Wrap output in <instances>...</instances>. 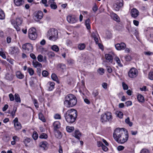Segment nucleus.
Returning a JSON list of instances; mask_svg holds the SVG:
<instances>
[{
  "mask_svg": "<svg viewBox=\"0 0 153 153\" xmlns=\"http://www.w3.org/2000/svg\"><path fill=\"white\" fill-rule=\"evenodd\" d=\"M77 116V111L74 109H68L64 115L66 121L70 123H74L76 120Z\"/></svg>",
  "mask_w": 153,
  "mask_h": 153,
  "instance_id": "f257e3e1",
  "label": "nucleus"
},
{
  "mask_svg": "<svg viewBox=\"0 0 153 153\" xmlns=\"http://www.w3.org/2000/svg\"><path fill=\"white\" fill-rule=\"evenodd\" d=\"M77 102L76 97L74 95L70 94L65 97L64 103L66 107L70 108L75 105Z\"/></svg>",
  "mask_w": 153,
  "mask_h": 153,
  "instance_id": "f03ea898",
  "label": "nucleus"
},
{
  "mask_svg": "<svg viewBox=\"0 0 153 153\" xmlns=\"http://www.w3.org/2000/svg\"><path fill=\"white\" fill-rule=\"evenodd\" d=\"M47 37L51 40L55 41L58 38V31L54 28H51L48 32Z\"/></svg>",
  "mask_w": 153,
  "mask_h": 153,
  "instance_id": "7ed1b4c3",
  "label": "nucleus"
},
{
  "mask_svg": "<svg viewBox=\"0 0 153 153\" xmlns=\"http://www.w3.org/2000/svg\"><path fill=\"white\" fill-rule=\"evenodd\" d=\"M112 118L111 113L110 112H107L101 115L100 120L101 123H105L108 121H111Z\"/></svg>",
  "mask_w": 153,
  "mask_h": 153,
  "instance_id": "20e7f679",
  "label": "nucleus"
},
{
  "mask_svg": "<svg viewBox=\"0 0 153 153\" xmlns=\"http://www.w3.org/2000/svg\"><path fill=\"white\" fill-rule=\"evenodd\" d=\"M127 131L124 128H119L116 129L113 134V137L116 140L123 133H124L126 132V131Z\"/></svg>",
  "mask_w": 153,
  "mask_h": 153,
  "instance_id": "39448f33",
  "label": "nucleus"
},
{
  "mask_svg": "<svg viewBox=\"0 0 153 153\" xmlns=\"http://www.w3.org/2000/svg\"><path fill=\"white\" fill-rule=\"evenodd\" d=\"M128 133L127 131H126L121 136L119 137L116 140L120 143H123L128 140Z\"/></svg>",
  "mask_w": 153,
  "mask_h": 153,
  "instance_id": "423d86ee",
  "label": "nucleus"
},
{
  "mask_svg": "<svg viewBox=\"0 0 153 153\" xmlns=\"http://www.w3.org/2000/svg\"><path fill=\"white\" fill-rule=\"evenodd\" d=\"M28 36L29 38L32 40H34L36 38L37 35L35 28L32 27L29 30Z\"/></svg>",
  "mask_w": 153,
  "mask_h": 153,
  "instance_id": "0eeeda50",
  "label": "nucleus"
},
{
  "mask_svg": "<svg viewBox=\"0 0 153 153\" xmlns=\"http://www.w3.org/2000/svg\"><path fill=\"white\" fill-rule=\"evenodd\" d=\"M138 74V71L137 69L134 68H131L128 73L129 76L131 78L136 77Z\"/></svg>",
  "mask_w": 153,
  "mask_h": 153,
  "instance_id": "6e6552de",
  "label": "nucleus"
},
{
  "mask_svg": "<svg viewBox=\"0 0 153 153\" xmlns=\"http://www.w3.org/2000/svg\"><path fill=\"white\" fill-rule=\"evenodd\" d=\"M43 15L42 12L41 11H39L34 13L33 19L36 21L38 22L42 18Z\"/></svg>",
  "mask_w": 153,
  "mask_h": 153,
  "instance_id": "1a4fd4ad",
  "label": "nucleus"
},
{
  "mask_svg": "<svg viewBox=\"0 0 153 153\" xmlns=\"http://www.w3.org/2000/svg\"><path fill=\"white\" fill-rule=\"evenodd\" d=\"M22 48L26 52L30 53L33 51V48L32 45L29 43H27L22 45Z\"/></svg>",
  "mask_w": 153,
  "mask_h": 153,
  "instance_id": "9d476101",
  "label": "nucleus"
},
{
  "mask_svg": "<svg viewBox=\"0 0 153 153\" xmlns=\"http://www.w3.org/2000/svg\"><path fill=\"white\" fill-rule=\"evenodd\" d=\"M123 6V0H117L116 3L114 5L113 7L116 11H119Z\"/></svg>",
  "mask_w": 153,
  "mask_h": 153,
  "instance_id": "9b49d317",
  "label": "nucleus"
},
{
  "mask_svg": "<svg viewBox=\"0 0 153 153\" xmlns=\"http://www.w3.org/2000/svg\"><path fill=\"white\" fill-rule=\"evenodd\" d=\"M115 47L117 50L120 51L122 50H124L126 48V44L122 42L120 43H117L115 45Z\"/></svg>",
  "mask_w": 153,
  "mask_h": 153,
  "instance_id": "f8f14e48",
  "label": "nucleus"
},
{
  "mask_svg": "<svg viewBox=\"0 0 153 153\" xmlns=\"http://www.w3.org/2000/svg\"><path fill=\"white\" fill-rule=\"evenodd\" d=\"M67 20L68 22L70 23H76L77 20L74 16H68L67 17Z\"/></svg>",
  "mask_w": 153,
  "mask_h": 153,
  "instance_id": "ddd939ff",
  "label": "nucleus"
},
{
  "mask_svg": "<svg viewBox=\"0 0 153 153\" xmlns=\"http://www.w3.org/2000/svg\"><path fill=\"white\" fill-rule=\"evenodd\" d=\"M14 122V126L16 128V130H18L22 128V126L20 123L18 122V119L16 117L13 120Z\"/></svg>",
  "mask_w": 153,
  "mask_h": 153,
  "instance_id": "4468645a",
  "label": "nucleus"
},
{
  "mask_svg": "<svg viewBox=\"0 0 153 153\" xmlns=\"http://www.w3.org/2000/svg\"><path fill=\"white\" fill-rule=\"evenodd\" d=\"M131 16L134 18H136L139 15V12L135 8H133L131 11Z\"/></svg>",
  "mask_w": 153,
  "mask_h": 153,
  "instance_id": "2eb2a0df",
  "label": "nucleus"
},
{
  "mask_svg": "<svg viewBox=\"0 0 153 153\" xmlns=\"http://www.w3.org/2000/svg\"><path fill=\"white\" fill-rule=\"evenodd\" d=\"M47 85L48 90L51 91L54 88L55 83L53 82H49L48 83Z\"/></svg>",
  "mask_w": 153,
  "mask_h": 153,
  "instance_id": "dca6fc26",
  "label": "nucleus"
},
{
  "mask_svg": "<svg viewBox=\"0 0 153 153\" xmlns=\"http://www.w3.org/2000/svg\"><path fill=\"white\" fill-rule=\"evenodd\" d=\"M14 1L15 5L17 6H20L24 3V0H14Z\"/></svg>",
  "mask_w": 153,
  "mask_h": 153,
  "instance_id": "f3484780",
  "label": "nucleus"
},
{
  "mask_svg": "<svg viewBox=\"0 0 153 153\" xmlns=\"http://www.w3.org/2000/svg\"><path fill=\"white\" fill-rule=\"evenodd\" d=\"M98 34L96 32H93L91 34V36L94 39L96 44L98 43V39L97 38Z\"/></svg>",
  "mask_w": 153,
  "mask_h": 153,
  "instance_id": "a211bd4d",
  "label": "nucleus"
},
{
  "mask_svg": "<svg viewBox=\"0 0 153 153\" xmlns=\"http://www.w3.org/2000/svg\"><path fill=\"white\" fill-rule=\"evenodd\" d=\"M53 126L54 127V130L56 131L57 129L60 127V123L59 121H56L53 123Z\"/></svg>",
  "mask_w": 153,
  "mask_h": 153,
  "instance_id": "6ab92c4d",
  "label": "nucleus"
},
{
  "mask_svg": "<svg viewBox=\"0 0 153 153\" xmlns=\"http://www.w3.org/2000/svg\"><path fill=\"white\" fill-rule=\"evenodd\" d=\"M81 133L78 130H75L74 133L73 134V136L78 140L80 139V137L81 136Z\"/></svg>",
  "mask_w": 153,
  "mask_h": 153,
  "instance_id": "aec40b11",
  "label": "nucleus"
},
{
  "mask_svg": "<svg viewBox=\"0 0 153 153\" xmlns=\"http://www.w3.org/2000/svg\"><path fill=\"white\" fill-rule=\"evenodd\" d=\"M32 64L34 67L36 68L38 67L42 68V65L41 63L36 61H33V62Z\"/></svg>",
  "mask_w": 153,
  "mask_h": 153,
  "instance_id": "412c9836",
  "label": "nucleus"
},
{
  "mask_svg": "<svg viewBox=\"0 0 153 153\" xmlns=\"http://www.w3.org/2000/svg\"><path fill=\"white\" fill-rule=\"evenodd\" d=\"M106 59L108 62L111 63L112 62V57L110 54H106L105 55Z\"/></svg>",
  "mask_w": 153,
  "mask_h": 153,
  "instance_id": "4be33fe9",
  "label": "nucleus"
},
{
  "mask_svg": "<svg viewBox=\"0 0 153 153\" xmlns=\"http://www.w3.org/2000/svg\"><path fill=\"white\" fill-rule=\"evenodd\" d=\"M16 76L19 79H22L24 77V74L20 71H17L16 72Z\"/></svg>",
  "mask_w": 153,
  "mask_h": 153,
  "instance_id": "5701e85b",
  "label": "nucleus"
},
{
  "mask_svg": "<svg viewBox=\"0 0 153 153\" xmlns=\"http://www.w3.org/2000/svg\"><path fill=\"white\" fill-rule=\"evenodd\" d=\"M13 21L15 22V24L18 25H20L22 22V19L21 18H17L16 19L15 22L13 20Z\"/></svg>",
  "mask_w": 153,
  "mask_h": 153,
  "instance_id": "b1692460",
  "label": "nucleus"
},
{
  "mask_svg": "<svg viewBox=\"0 0 153 153\" xmlns=\"http://www.w3.org/2000/svg\"><path fill=\"white\" fill-rule=\"evenodd\" d=\"M13 78V76L11 73H7L5 75V78L8 80H11Z\"/></svg>",
  "mask_w": 153,
  "mask_h": 153,
  "instance_id": "393cba45",
  "label": "nucleus"
},
{
  "mask_svg": "<svg viewBox=\"0 0 153 153\" xmlns=\"http://www.w3.org/2000/svg\"><path fill=\"white\" fill-rule=\"evenodd\" d=\"M111 17L113 19L117 21V22H119L120 21V19L118 16L115 13H112L111 14Z\"/></svg>",
  "mask_w": 153,
  "mask_h": 153,
  "instance_id": "a878e982",
  "label": "nucleus"
},
{
  "mask_svg": "<svg viewBox=\"0 0 153 153\" xmlns=\"http://www.w3.org/2000/svg\"><path fill=\"white\" fill-rule=\"evenodd\" d=\"M90 22V20L89 19H86L85 22V25L88 29H90L91 28Z\"/></svg>",
  "mask_w": 153,
  "mask_h": 153,
  "instance_id": "bb28decb",
  "label": "nucleus"
},
{
  "mask_svg": "<svg viewBox=\"0 0 153 153\" xmlns=\"http://www.w3.org/2000/svg\"><path fill=\"white\" fill-rule=\"evenodd\" d=\"M78 48L80 50H84L85 48V45L84 43H80L78 45Z\"/></svg>",
  "mask_w": 153,
  "mask_h": 153,
  "instance_id": "cd10ccee",
  "label": "nucleus"
},
{
  "mask_svg": "<svg viewBox=\"0 0 153 153\" xmlns=\"http://www.w3.org/2000/svg\"><path fill=\"white\" fill-rule=\"evenodd\" d=\"M114 59L120 67H122L123 66L122 64L121 63L119 58L118 57L116 56L115 57Z\"/></svg>",
  "mask_w": 153,
  "mask_h": 153,
  "instance_id": "c85d7f7f",
  "label": "nucleus"
},
{
  "mask_svg": "<svg viewBox=\"0 0 153 153\" xmlns=\"http://www.w3.org/2000/svg\"><path fill=\"white\" fill-rule=\"evenodd\" d=\"M137 98L140 102H143L144 101V97L141 94H139L137 96Z\"/></svg>",
  "mask_w": 153,
  "mask_h": 153,
  "instance_id": "c756f323",
  "label": "nucleus"
},
{
  "mask_svg": "<svg viewBox=\"0 0 153 153\" xmlns=\"http://www.w3.org/2000/svg\"><path fill=\"white\" fill-rule=\"evenodd\" d=\"M51 48L53 51L56 52H58L59 51V48L57 45H56L52 46Z\"/></svg>",
  "mask_w": 153,
  "mask_h": 153,
  "instance_id": "7c9ffc66",
  "label": "nucleus"
},
{
  "mask_svg": "<svg viewBox=\"0 0 153 153\" xmlns=\"http://www.w3.org/2000/svg\"><path fill=\"white\" fill-rule=\"evenodd\" d=\"M19 52V50L18 48H13L12 49V51L11 53L13 54L16 55Z\"/></svg>",
  "mask_w": 153,
  "mask_h": 153,
  "instance_id": "2f4dec72",
  "label": "nucleus"
},
{
  "mask_svg": "<svg viewBox=\"0 0 153 153\" xmlns=\"http://www.w3.org/2000/svg\"><path fill=\"white\" fill-rule=\"evenodd\" d=\"M15 100L17 102H21V99L19 95L17 94H15Z\"/></svg>",
  "mask_w": 153,
  "mask_h": 153,
  "instance_id": "473e14b6",
  "label": "nucleus"
},
{
  "mask_svg": "<svg viewBox=\"0 0 153 153\" xmlns=\"http://www.w3.org/2000/svg\"><path fill=\"white\" fill-rule=\"evenodd\" d=\"M47 143L46 142H41L40 143V146L45 149L47 147Z\"/></svg>",
  "mask_w": 153,
  "mask_h": 153,
  "instance_id": "72a5a7b5",
  "label": "nucleus"
},
{
  "mask_svg": "<svg viewBox=\"0 0 153 153\" xmlns=\"http://www.w3.org/2000/svg\"><path fill=\"white\" fill-rule=\"evenodd\" d=\"M57 67L58 68H60L62 70H63L65 69L66 66L64 64L59 63Z\"/></svg>",
  "mask_w": 153,
  "mask_h": 153,
  "instance_id": "f704fd0d",
  "label": "nucleus"
},
{
  "mask_svg": "<svg viewBox=\"0 0 153 153\" xmlns=\"http://www.w3.org/2000/svg\"><path fill=\"white\" fill-rule=\"evenodd\" d=\"M67 131L69 132H71L74 130V128L73 126H67L66 127Z\"/></svg>",
  "mask_w": 153,
  "mask_h": 153,
  "instance_id": "c9c22d12",
  "label": "nucleus"
},
{
  "mask_svg": "<svg viewBox=\"0 0 153 153\" xmlns=\"http://www.w3.org/2000/svg\"><path fill=\"white\" fill-rule=\"evenodd\" d=\"M126 123L128 124L130 126H131L132 125V122L130 121L129 117H128L125 120Z\"/></svg>",
  "mask_w": 153,
  "mask_h": 153,
  "instance_id": "e433bc0d",
  "label": "nucleus"
},
{
  "mask_svg": "<svg viewBox=\"0 0 153 153\" xmlns=\"http://www.w3.org/2000/svg\"><path fill=\"white\" fill-rule=\"evenodd\" d=\"M48 55L50 58H52L55 56V53L52 51H49L48 53Z\"/></svg>",
  "mask_w": 153,
  "mask_h": 153,
  "instance_id": "4c0bfd02",
  "label": "nucleus"
},
{
  "mask_svg": "<svg viewBox=\"0 0 153 153\" xmlns=\"http://www.w3.org/2000/svg\"><path fill=\"white\" fill-rule=\"evenodd\" d=\"M5 18V15L3 11L0 9V19H3Z\"/></svg>",
  "mask_w": 153,
  "mask_h": 153,
  "instance_id": "58836bf2",
  "label": "nucleus"
},
{
  "mask_svg": "<svg viewBox=\"0 0 153 153\" xmlns=\"http://www.w3.org/2000/svg\"><path fill=\"white\" fill-rule=\"evenodd\" d=\"M27 71L30 75L32 76L33 75L34 71L32 68H27Z\"/></svg>",
  "mask_w": 153,
  "mask_h": 153,
  "instance_id": "ea45409f",
  "label": "nucleus"
},
{
  "mask_svg": "<svg viewBox=\"0 0 153 153\" xmlns=\"http://www.w3.org/2000/svg\"><path fill=\"white\" fill-rule=\"evenodd\" d=\"M11 23L14 26V27L16 29L17 31H19L20 30V28L19 27V25H17L16 24H15V22H14L13 21H11Z\"/></svg>",
  "mask_w": 153,
  "mask_h": 153,
  "instance_id": "a19ab883",
  "label": "nucleus"
},
{
  "mask_svg": "<svg viewBox=\"0 0 153 153\" xmlns=\"http://www.w3.org/2000/svg\"><path fill=\"white\" fill-rule=\"evenodd\" d=\"M39 119L43 122L45 121V120L44 118V117L43 116L42 114L40 113L39 114Z\"/></svg>",
  "mask_w": 153,
  "mask_h": 153,
  "instance_id": "79ce46f5",
  "label": "nucleus"
},
{
  "mask_svg": "<svg viewBox=\"0 0 153 153\" xmlns=\"http://www.w3.org/2000/svg\"><path fill=\"white\" fill-rule=\"evenodd\" d=\"M52 79L53 80L58 81V79L56 75L54 74H52L51 76Z\"/></svg>",
  "mask_w": 153,
  "mask_h": 153,
  "instance_id": "37998d69",
  "label": "nucleus"
},
{
  "mask_svg": "<svg viewBox=\"0 0 153 153\" xmlns=\"http://www.w3.org/2000/svg\"><path fill=\"white\" fill-rule=\"evenodd\" d=\"M48 137L47 135L44 133H42L39 136V138L41 139H47Z\"/></svg>",
  "mask_w": 153,
  "mask_h": 153,
  "instance_id": "c03bdc74",
  "label": "nucleus"
},
{
  "mask_svg": "<svg viewBox=\"0 0 153 153\" xmlns=\"http://www.w3.org/2000/svg\"><path fill=\"white\" fill-rule=\"evenodd\" d=\"M33 139L35 140H36L38 137V134L36 131H34L33 132L32 135Z\"/></svg>",
  "mask_w": 153,
  "mask_h": 153,
  "instance_id": "a18cd8bd",
  "label": "nucleus"
},
{
  "mask_svg": "<svg viewBox=\"0 0 153 153\" xmlns=\"http://www.w3.org/2000/svg\"><path fill=\"white\" fill-rule=\"evenodd\" d=\"M50 6L52 9H55L57 8V6L55 2H53V4H50Z\"/></svg>",
  "mask_w": 153,
  "mask_h": 153,
  "instance_id": "49530a36",
  "label": "nucleus"
},
{
  "mask_svg": "<svg viewBox=\"0 0 153 153\" xmlns=\"http://www.w3.org/2000/svg\"><path fill=\"white\" fill-rule=\"evenodd\" d=\"M98 72L100 75H102L104 73V69L101 68H99L97 70Z\"/></svg>",
  "mask_w": 153,
  "mask_h": 153,
  "instance_id": "de8ad7c7",
  "label": "nucleus"
},
{
  "mask_svg": "<svg viewBox=\"0 0 153 153\" xmlns=\"http://www.w3.org/2000/svg\"><path fill=\"white\" fill-rule=\"evenodd\" d=\"M148 77L150 80H153V71H150L149 72Z\"/></svg>",
  "mask_w": 153,
  "mask_h": 153,
  "instance_id": "09e8293b",
  "label": "nucleus"
},
{
  "mask_svg": "<svg viewBox=\"0 0 153 153\" xmlns=\"http://www.w3.org/2000/svg\"><path fill=\"white\" fill-rule=\"evenodd\" d=\"M117 117H119L120 118H122L123 116V113L122 112H121L120 111H117Z\"/></svg>",
  "mask_w": 153,
  "mask_h": 153,
  "instance_id": "8fccbe9b",
  "label": "nucleus"
},
{
  "mask_svg": "<svg viewBox=\"0 0 153 153\" xmlns=\"http://www.w3.org/2000/svg\"><path fill=\"white\" fill-rule=\"evenodd\" d=\"M16 107H14L13 108V111L11 112V114L12 116L13 117H14L15 116L16 112Z\"/></svg>",
  "mask_w": 153,
  "mask_h": 153,
  "instance_id": "3c124183",
  "label": "nucleus"
},
{
  "mask_svg": "<svg viewBox=\"0 0 153 153\" xmlns=\"http://www.w3.org/2000/svg\"><path fill=\"white\" fill-rule=\"evenodd\" d=\"M54 117L56 119H60L61 116L60 114H56L54 115Z\"/></svg>",
  "mask_w": 153,
  "mask_h": 153,
  "instance_id": "603ef678",
  "label": "nucleus"
},
{
  "mask_svg": "<svg viewBox=\"0 0 153 153\" xmlns=\"http://www.w3.org/2000/svg\"><path fill=\"white\" fill-rule=\"evenodd\" d=\"M140 153H150V152L148 149H144L141 150Z\"/></svg>",
  "mask_w": 153,
  "mask_h": 153,
  "instance_id": "864d4df0",
  "label": "nucleus"
},
{
  "mask_svg": "<svg viewBox=\"0 0 153 153\" xmlns=\"http://www.w3.org/2000/svg\"><path fill=\"white\" fill-rule=\"evenodd\" d=\"M30 141V139L28 138H26L24 141V142L25 144V145L26 146H27V144L29 143Z\"/></svg>",
  "mask_w": 153,
  "mask_h": 153,
  "instance_id": "5fc2aeb1",
  "label": "nucleus"
},
{
  "mask_svg": "<svg viewBox=\"0 0 153 153\" xmlns=\"http://www.w3.org/2000/svg\"><path fill=\"white\" fill-rule=\"evenodd\" d=\"M33 101L35 107L37 108H38L39 107V105L37 100L36 99H33Z\"/></svg>",
  "mask_w": 153,
  "mask_h": 153,
  "instance_id": "6e6d98bb",
  "label": "nucleus"
},
{
  "mask_svg": "<svg viewBox=\"0 0 153 153\" xmlns=\"http://www.w3.org/2000/svg\"><path fill=\"white\" fill-rule=\"evenodd\" d=\"M38 61L39 62H42L43 61V56L41 55H39L37 57Z\"/></svg>",
  "mask_w": 153,
  "mask_h": 153,
  "instance_id": "4d7b16f0",
  "label": "nucleus"
},
{
  "mask_svg": "<svg viewBox=\"0 0 153 153\" xmlns=\"http://www.w3.org/2000/svg\"><path fill=\"white\" fill-rule=\"evenodd\" d=\"M125 58L126 61H131L132 59L131 57L129 55H126L125 57Z\"/></svg>",
  "mask_w": 153,
  "mask_h": 153,
  "instance_id": "13d9d810",
  "label": "nucleus"
},
{
  "mask_svg": "<svg viewBox=\"0 0 153 153\" xmlns=\"http://www.w3.org/2000/svg\"><path fill=\"white\" fill-rule=\"evenodd\" d=\"M56 136L58 138H60L62 137L61 133L59 131H57L55 134Z\"/></svg>",
  "mask_w": 153,
  "mask_h": 153,
  "instance_id": "bf43d9fd",
  "label": "nucleus"
},
{
  "mask_svg": "<svg viewBox=\"0 0 153 153\" xmlns=\"http://www.w3.org/2000/svg\"><path fill=\"white\" fill-rule=\"evenodd\" d=\"M122 86L124 90H126L128 89V85L126 84L124 82H122Z\"/></svg>",
  "mask_w": 153,
  "mask_h": 153,
  "instance_id": "052dcab7",
  "label": "nucleus"
},
{
  "mask_svg": "<svg viewBox=\"0 0 153 153\" xmlns=\"http://www.w3.org/2000/svg\"><path fill=\"white\" fill-rule=\"evenodd\" d=\"M48 74V72L44 70L42 72V75L43 76L46 77Z\"/></svg>",
  "mask_w": 153,
  "mask_h": 153,
  "instance_id": "680f3d73",
  "label": "nucleus"
},
{
  "mask_svg": "<svg viewBox=\"0 0 153 153\" xmlns=\"http://www.w3.org/2000/svg\"><path fill=\"white\" fill-rule=\"evenodd\" d=\"M106 70L109 73H111L112 71V70L111 67L110 66H107Z\"/></svg>",
  "mask_w": 153,
  "mask_h": 153,
  "instance_id": "e2e57ef3",
  "label": "nucleus"
},
{
  "mask_svg": "<svg viewBox=\"0 0 153 153\" xmlns=\"http://www.w3.org/2000/svg\"><path fill=\"white\" fill-rule=\"evenodd\" d=\"M106 37L107 38L110 39L111 37V34L110 32L108 31L106 33Z\"/></svg>",
  "mask_w": 153,
  "mask_h": 153,
  "instance_id": "0e129e2a",
  "label": "nucleus"
},
{
  "mask_svg": "<svg viewBox=\"0 0 153 153\" xmlns=\"http://www.w3.org/2000/svg\"><path fill=\"white\" fill-rule=\"evenodd\" d=\"M9 96L10 99V100L11 101H13L14 100V97L12 94H10L9 95Z\"/></svg>",
  "mask_w": 153,
  "mask_h": 153,
  "instance_id": "69168bd1",
  "label": "nucleus"
},
{
  "mask_svg": "<svg viewBox=\"0 0 153 153\" xmlns=\"http://www.w3.org/2000/svg\"><path fill=\"white\" fill-rule=\"evenodd\" d=\"M99 94L98 91L97 90L94 91L92 93L93 95L96 97Z\"/></svg>",
  "mask_w": 153,
  "mask_h": 153,
  "instance_id": "338daca9",
  "label": "nucleus"
},
{
  "mask_svg": "<svg viewBox=\"0 0 153 153\" xmlns=\"http://www.w3.org/2000/svg\"><path fill=\"white\" fill-rule=\"evenodd\" d=\"M125 104L127 106H131L132 104V103L131 101H128L125 102Z\"/></svg>",
  "mask_w": 153,
  "mask_h": 153,
  "instance_id": "774afa93",
  "label": "nucleus"
}]
</instances>
